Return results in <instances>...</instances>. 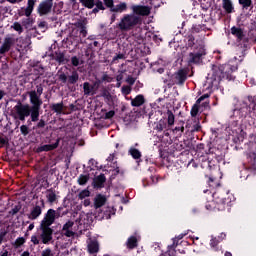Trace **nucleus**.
<instances>
[{"label":"nucleus","mask_w":256,"mask_h":256,"mask_svg":"<svg viewBox=\"0 0 256 256\" xmlns=\"http://www.w3.org/2000/svg\"><path fill=\"white\" fill-rule=\"evenodd\" d=\"M28 95L30 104H23L19 101L17 105L14 106V118L24 122L27 117H30L27 123H37L41 115V105H43V100H41L43 86L41 84L37 85L36 91L32 90L28 92Z\"/></svg>","instance_id":"obj_1"},{"label":"nucleus","mask_w":256,"mask_h":256,"mask_svg":"<svg viewBox=\"0 0 256 256\" xmlns=\"http://www.w3.org/2000/svg\"><path fill=\"white\" fill-rule=\"evenodd\" d=\"M239 69L237 65L233 64H222L219 67L214 66L212 69V77L211 83L216 81L220 83V81H235L234 73Z\"/></svg>","instance_id":"obj_2"},{"label":"nucleus","mask_w":256,"mask_h":256,"mask_svg":"<svg viewBox=\"0 0 256 256\" xmlns=\"http://www.w3.org/2000/svg\"><path fill=\"white\" fill-rule=\"evenodd\" d=\"M143 19L135 14H124L117 24V28L122 31V33H127L128 31H133L137 25H141Z\"/></svg>","instance_id":"obj_3"},{"label":"nucleus","mask_w":256,"mask_h":256,"mask_svg":"<svg viewBox=\"0 0 256 256\" xmlns=\"http://www.w3.org/2000/svg\"><path fill=\"white\" fill-rule=\"evenodd\" d=\"M167 118L160 119L157 123L154 129L157 131V133H163V131H171V127L175 125V114H173V111L167 110Z\"/></svg>","instance_id":"obj_4"},{"label":"nucleus","mask_w":256,"mask_h":256,"mask_svg":"<svg viewBox=\"0 0 256 256\" xmlns=\"http://www.w3.org/2000/svg\"><path fill=\"white\" fill-rule=\"evenodd\" d=\"M207 55L205 50V45L196 44L194 50L189 53L188 63L189 65H199V63H203V57Z\"/></svg>","instance_id":"obj_5"},{"label":"nucleus","mask_w":256,"mask_h":256,"mask_svg":"<svg viewBox=\"0 0 256 256\" xmlns=\"http://www.w3.org/2000/svg\"><path fill=\"white\" fill-rule=\"evenodd\" d=\"M43 209H45V200L40 199V201H37L35 205L31 208V211L28 214V219H30V221H35V219H39V217H41V213H43Z\"/></svg>","instance_id":"obj_6"},{"label":"nucleus","mask_w":256,"mask_h":256,"mask_svg":"<svg viewBox=\"0 0 256 256\" xmlns=\"http://www.w3.org/2000/svg\"><path fill=\"white\" fill-rule=\"evenodd\" d=\"M40 230V239L43 245H49V243L53 241V228L40 224Z\"/></svg>","instance_id":"obj_7"},{"label":"nucleus","mask_w":256,"mask_h":256,"mask_svg":"<svg viewBox=\"0 0 256 256\" xmlns=\"http://www.w3.org/2000/svg\"><path fill=\"white\" fill-rule=\"evenodd\" d=\"M37 0H27L26 7H21L17 10L18 17H31L35 11Z\"/></svg>","instance_id":"obj_8"},{"label":"nucleus","mask_w":256,"mask_h":256,"mask_svg":"<svg viewBox=\"0 0 256 256\" xmlns=\"http://www.w3.org/2000/svg\"><path fill=\"white\" fill-rule=\"evenodd\" d=\"M225 195H227V193L223 189H218L212 195L213 199L216 200V203L222 205L221 210L225 209V205L229 207V204L231 203V199L225 197Z\"/></svg>","instance_id":"obj_9"},{"label":"nucleus","mask_w":256,"mask_h":256,"mask_svg":"<svg viewBox=\"0 0 256 256\" xmlns=\"http://www.w3.org/2000/svg\"><path fill=\"white\" fill-rule=\"evenodd\" d=\"M36 11L40 17H45V15H49V13L53 11V0L41 1Z\"/></svg>","instance_id":"obj_10"},{"label":"nucleus","mask_w":256,"mask_h":256,"mask_svg":"<svg viewBox=\"0 0 256 256\" xmlns=\"http://www.w3.org/2000/svg\"><path fill=\"white\" fill-rule=\"evenodd\" d=\"M100 85H101L100 81H94L93 84L89 82H84L83 83L84 95H86L87 97L91 95H95Z\"/></svg>","instance_id":"obj_11"},{"label":"nucleus","mask_w":256,"mask_h":256,"mask_svg":"<svg viewBox=\"0 0 256 256\" xmlns=\"http://www.w3.org/2000/svg\"><path fill=\"white\" fill-rule=\"evenodd\" d=\"M57 219V213L55 212V209H48L47 213L44 215V218L42 219L40 225H44L47 227H51L53 223H55V220Z\"/></svg>","instance_id":"obj_12"},{"label":"nucleus","mask_w":256,"mask_h":256,"mask_svg":"<svg viewBox=\"0 0 256 256\" xmlns=\"http://www.w3.org/2000/svg\"><path fill=\"white\" fill-rule=\"evenodd\" d=\"M187 75H189V72L186 69H179L175 72L174 81L176 85L183 87V85H185V81H187Z\"/></svg>","instance_id":"obj_13"},{"label":"nucleus","mask_w":256,"mask_h":256,"mask_svg":"<svg viewBox=\"0 0 256 256\" xmlns=\"http://www.w3.org/2000/svg\"><path fill=\"white\" fill-rule=\"evenodd\" d=\"M15 45V38L6 37L4 39L3 44L0 47V54L5 55V53H9L11 51V47Z\"/></svg>","instance_id":"obj_14"},{"label":"nucleus","mask_w":256,"mask_h":256,"mask_svg":"<svg viewBox=\"0 0 256 256\" xmlns=\"http://www.w3.org/2000/svg\"><path fill=\"white\" fill-rule=\"evenodd\" d=\"M106 182H107V177H105V174L102 173L94 177L92 181V187L93 189H103V187H105Z\"/></svg>","instance_id":"obj_15"},{"label":"nucleus","mask_w":256,"mask_h":256,"mask_svg":"<svg viewBox=\"0 0 256 256\" xmlns=\"http://www.w3.org/2000/svg\"><path fill=\"white\" fill-rule=\"evenodd\" d=\"M132 11V15H141L142 17H147V15L151 14V8L149 6H133Z\"/></svg>","instance_id":"obj_16"},{"label":"nucleus","mask_w":256,"mask_h":256,"mask_svg":"<svg viewBox=\"0 0 256 256\" xmlns=\"http://www.w3.org/2000/svg\"><path fill=\"white\" fill-rule=\"evenodd\" d=\"M52 57L58 65H67L69 63V59L65 57V52H61V50L55 51Z\"/></svg>","instance_id":"obj_17"},{"label":"nucleus","mask_w":256,"mask_h":256,"mask_svg":"<svg viewBox=\"0 0 256 256\" xmlns=\"http://www.w3.org/2000/svg\"><path fill=\"white\" fill-rule=\"evenodd\" d=\"M59 143H60V139L58 138L56 140V142L53 144H45V145L39 146L36 149V153H43L44 151L45 152L55 151V149H57V147H59Z\"/></svg>","instance_id":"obj_18"},{"label":"nucleus","mask_w":256,"mask_h":256,"mask_svg":"<svg viewBox=\"0 0 256 256\" xmlns=\"http://www.w3.org/2000/svg\"><path fill=\"white\" fill-rule=\"evenodd\" d=\"M230 33L236 38L237 43H241V40L245 37V32L241 27L233 26L230 29Z\"/></svg>","instance_id":"obj_19"},{"label":"nucleus","mask_w":256,"mask_h":256,"mask_svg":"<svg viewBox=\"0 0 256 256\" xmlns=\"http://www.w3.org/2000/svg\"><path fill=\"white\" fill-rule=\"evenodd\" d=\"M248 101L250 105L246 107L247 114L256 117V96H249Z\"/></svg>","instance_id":"obj_20"},{"label":"nucleus","mask_w":256,"mask_h":256,"mask_svg":"<svg viewBox=\"0 0 256 256\" xmlns=\"http://www.w3.org/2000/svg\"><path fill=\"white\" fill-rule=\"evenodd\" d=\"M35 24V19L31 16H26L22 18L21 25L26 29V31H29V29H33V25Z\"/></svg>","instance_id":"obj_21"},{"label":"nucleus","mask_w":256,"mask_h":256,"mask_svg":"<svg viewBox=\"0 0 256 256\" xmlns=\"http://www.w3.org/2000/svg\"><path fill=\"white\" fill-rule=\"evenodd\" d=\"M75 225V222L68 221L63 225L62 231H64L65 237H73L75 235V232L71 230V228Z\"/></svg>","instance_id":"obj_22"},{"label":"nucleus","mask_w":256,"mask_h":256,"mask_svg":"<svg viewBox=\"0 0 256 256\" xmlns=\"http://www.w3.org/2000/svg\"><path fill=\"white\" fill-rule=\"evenodd\" d=\"M49 109L53 111V113H56L57 115H61V113H63V110L65 109V104H63V102L52 103L50 104Z\"/></svg>","instance_id":"obj_23"},{"label":"nucleus","mask_w":256,"mask_h":256,"mask_svg":"<svg viewBox=\"0 0 256 256\" xmlns=\"http://www.w3.org/2000/svg\"><path fill=\"white\" fill-rule=\"evenodd\" d=\"M105 203H107V198L104 195L98 194L95 197V200H94L95 209H101V207H103Z\"/></svg>","instance_id":"obj_24"},{"label":"nucleus","mask_w":256,"mask_h":256,"mask_svg":"<svg viewBox=\"0 0 256 256\" xmlns=\"http://www.w3.org/2000/svg\"><path fill=\"white\" fill-rule=\"evenodd\" d=\"M144 104H145V96H143V94H139L131 100L132 107H141V105H144Z\"/></svg>","instance_id":"obj_25"},{"label":"nucleus","mask_w":256,"mask_h":256,"mask_svg":"<svg viewBox=\"0 0 256 256\" xmlns=\"http://www.w3.org/2000/svg\"><path fill=\"white\" fill-rule=\"evenodd\" d=\"M88 252L90 255H95V253H99V242L97 241H91L88 244Z\"/></svg>","instance_id":"obj_26"},{"label":"nucleus","mask_w":256,"mask_h":256,"mask_svg":"<svg viewBox=\"0 0 256 256\" xmlns=\"http://www.w3.org/2000/svg\"><path fill=\"white\" fill-rule=\"evenodd\" d=\"M46 198L48 203H55V201H57V194L55 193V190H53V188L46 190Z\"/></svg>","instance_id":"obj_27"},{"label":"nucleus","mask_w":256,"mask_h":256,"mask_svg":"<svg viewBox=\"0 0 256 256\" xmlns=\"http://www.w3.org/2000/svg\"><path fill=\"white\" fill-rule=\"evenodd\" d=\"M127 10V3L120 2L118 5L113 6L111 9V13H124Z\"/></svg>","instance_id":"obj_28"},{"label":"nucleus","mask_w":256,"mask_h":256,"mask_svg":"<svg viewBox=\"0 0 256 256\" xmlns=\"http://www.w3.org/2000/svg\"><path fill=\"white\" fill-rule=\"evenodd\" d=\"M223 3V9L226 11V13H233L234 7L233 2L231 0H222Z\"/></svg>","instance_id":"obj_29"},{"label":"nucleus","mask_w":256,"mask_h":256,"mask_svg":"<svg viewBox=\"0 0 256 256\" xmlns=\"http://www.w3.org/2000/svg\"><path fill=\"white\" fill-rule=\"evenodd\" d=\"M127 248L128 249H135V247H137V237L135 236H131L128 238L127 242H126Z\"/></svg>","instance_id":"obj_30"},{"label":"nucleus","mask_w":256,"mask_h":256,"mask_svg":"<svg viewBox=\"0 0 256 256\" xmlns=\"http://www.w3.org/2000/svg\"><path fill=\"white\" fill-rule=\"evenodd\" d=\"M79 81V73L73 71L71 76H68V85H75Z\"/></svg>","instance_id":"obj_31"},{"label":"nucleus","mask_w":256,"mask_h":256,"mask_svg":"<svg viewBox=\"0 0 256 256\" xmlns=\"http://www.w3.org/2000/svg\"><path fill=\"white\" fill-rule=\"evenodd\" d=\"M129 155H131V157H133L134 159H141L142 154L141 151H139L138 149L131 147L128 151Z\"/></svg>","instance_id":"obj_32"},{"label":"nucleus","mask_w":256,"mask_h":256,"mask_svg":"<svg viewBox=\"0 0 256 256\" xmlns=\"http://www.w3.org/2000/svg\"><path fill=\"white\" fill-rule=\"evenodd\" d=\"M185 235H187V233H182V234L176 236L175 238H173V244L168 246V248L175 249V247H177V245H179V241H181V239H183V237H185Z\"/></svg>","instance_id":"obj_33"},{"label":"nucleus","mask_w":256,"mask_h":256,"mask_svg":"<svg viewBox=\"0 0 256 256\" xmlns=\"http://www.w3.org/2000/svg\"><path fill=\"white\" fill-rule=\"evenodd\" d=\"M82 7L86 9H93L95 7V0H79Z\"/></svg>","instance_id":"obj_34"},{"label":"nucleus","mask_w":256,"mask_h":256,"mask_svg":"<svg viewBox=\"0 0 256 256\" xmlns=\"http://www.w3.org/2000/svg\"><path fill=\"white\" fill-rule=\"evenodd\" d=\"M78 185H87L89 182V174H80L78 177Z\"/></svg>","instance_id":"obj_35"},{"label":"nucleus","mask_w":256,"mask_h":256,"mask_svg":"<svg viewBox=\"0 0 256 256\" xmlns=\"http://www.w3.org/2000/svg\"><path fill=\"white\" fill-rule=\"evenodd\" d=\"M219 243H221V240L217 237H212L210 240V247L214 249V251H219Z\"/></svg>","instance_id":"obj_36"},{"label":"nucleus","mask_w":256,"mask_h":256,"mask_svg":"<svg viewBox=\"0 0 256 256\" xmlns=\"http://www.w3.org/2000/svg\"><path fill=\"white\" fill-rule=\"evenodd\" d=\"M9 233V230L2 228L0 229V246L3 245V243H7V234Z\"/></svg>","instance_id":"obj_37"},{"label":"nucleus","mask_w":256,"mask_h":256,"mask_svg":"<svg viewBox=\"0 0 256 256\" xmlns=\"http://www.w3.org/2000/svg\"><path fill=\"white\" fill-rule=\"evenodd\" d=\"M200 109H201V104H197V102H195V104L192 106L190 111L191 117H197V115H199Z\"/></svg>","instance_id":"obj_38"},{"label":"nucleus","mask_w":256,"mask_h":256,"mask_svg":"<svg viewBox=\"0 0 256 256\" xmlns=\"http://www.w3.org/2000/svg\"><path fill=\"white\" fill-rule=\"evenodd\" d=\"M11 29H13L14 31H17L18 35H21V33H23L24 31L23 24L19 22H14L13 25L11 26Z\"/></svg>","instance_id":"obj_39"},{"label":"nucleus","mask_w":256,"mask_h":256,"mask_svg":"<svg viewBox=\"0 0 256 256\" xmlns=\"http://www.w3.org/2000/svg\"><path fill=\"white\" fill-rule=\"evenodd\" d=\"M110 167H112V169H114L113 170V175L114 176H117V175H119V174H121V175H123L125 172L123 171V170H121L120 168H119V166L117 165V161H114L113 162V165H110Z\"/></svg>","instance_id":"obj_40"},{"label":"nucleus","mask_w":256,"mask_h":256,"mask_svg":"<svg viewBox=\"0 0 256 256\" xmlns=\"http://www.w3.org/2000/svg\"><path fill=\"white\" fill-rule=\"evenodd\" d=\"M238 44L243 48V49H248L249 48V37L242 36V39L240 42H238Z\"/></svg>","instance_id":"obj_41"},{"label":"nucleus","mask_w":256,"mask_h":256,"mask_svg":"<svg viewBox=\"0 0 256 256\" xmlns=\"http://www.w3.org/2000/svg\"><path fill=\"white\" fill-rule=\"evenodd\" d=\"M26 37L28 39H31V37H37L39 35V32L37 31V28H30L29 30L26 31Z\"/></svg>","instance_id":"obj_42"},{"label":"nucleus","mask_w":256,"mask_h":256,"mask_svg":"<svg viewBox=\"0 0 256 256\" xmlns=\"http://www.w3.org/2000/svg\"><path fill=\"white\" fill-rule=\"evenodd\" d=\"M239 4L243 7V9H249V7H253L252 0H238Z\"/></svg>","instance_id":"obj_43"},{"label":"nucleus","mask_w":256,"mask_h":256,"mask_svg":"<svg viewBox=\"0 0 256 256\" xmlns=\"http://www.w3.org/2000/svg\"><path fill=\"white\" fill-rule=\"evenodd\" d=\"M26 239L24 237H18L16 240H15V243H14V247L16 249H19V247H22V245H25L26 243Z\"/></svg>","instance_id":"obj_44"},{"label":"nucleus","mask_w":256,"mask_h":256,"mask_svg":"<svg viewBox=\"0 0 256 256\" xmlns=\"http://www.w3.org/2000/svg\"><path fill=\"white\" fill-rule=\"evenodd\" d=\"M20 133L21 135H23V137H27V135L31 133V129H29V126L23 124L22 126H20Z\"/></svg>","instance_id":"obj_45"},{"label":"nucleus","mask_w":256,"mask_h":256,"mask_svg":"<svg viewBox=\"0 0 256 256\" xmlns=\"http://www.w3.org/2000/svg\"><path fill=\"white\" fill-rule=\"evenodd\" d=\"M207 183L212 189H215V187H218L219 185V183H217V179L214 177H208Z\"/></svg>","instance_id":"obj_46"},{"label":"nucleus","mask_w":256,"mask_h":256,"mask_svg":"<svg viewBox=\"0 0 256 256\" xmlns=\"http://www.w3.org/2000/svg\"><path fill=\"white\" fill-rule=\"evenodd\" d=\"M94 7H96L99 11H105V4L101 0H94Z\"/></svg>","instance_id":"obj_47"},{"label":"nucleus","mask_w":256,"mask_h":256,"mask_svg":"<svg viewBox=\"0 0 256 256\" xmlns=\"http://www.w3.org/2000/svg\"><path fill=\"white\" fill-rule=\"evenodd\" d=\"M75 27H77V29H80V31L82 29H85L87 27V22H85V20H79L77 22H75Z\"/></svg>","instance_id":"obj_48"},{"label":"nucleus","mask_w":256,"mask_h":256,"mask_svg":"<svg viewBox=\"0 0 256 256\" xmlns=\"http://www.w3.org/2000/svg\"><path fill=\"white\" fill-rule=\"evenodd\" d=\"M89 195H91V192H89V190H87V189L82 190V191L78 194V199L83 200V199L89 197Z\"/></svg>","instance_id":"obj_49"},{"label":"nucleus","mask_w":256,"mask_h":256,"mask_svg":"<svg viewBox=\"0 0 256 256\" xmlns=\"http://www.w3.org/2000/svg\"><path fill=\"white\" fill-rule=\"evenodd\" d=\"M191 133H199V131H201V123L197 122L195 123L192 128H191Z\"/></svg>","instance_id":"obj_50"},{"label":"nucleus","mask_w":256,"mask_h":256,"mask_svg":"<svg viewBox=\"0 0 256 256\" xmlns=\"http://www.w3.org/2000/svg\"><path fill=\"white\" fill-rule=\"evenodd\" d=\"M80 63H81V60L79 59V57L77 56L71 57V64L73 65V67H79Z\"/></svg>","instance_id":"obj_51"},{"label":"nucleus","mask_w":256,"mask_h":256,"mask_svg":"<svg viewBox=\"0 0 256 256\" xmlns=\"http://www.w3.org/2000/svg\"><path fill=\"white\" fill-rule=\"evenodd\" d=\"M188 47H197V45H195V36L193 35H188V43H187Z\"/></svg>","instance_id":"obj_52"},{"label":"nucleus","mask_w":256,"mask_h":256,"mask_svg":"<svg viewBox=\"0 0 256 256\" xmlns=\"http://www.w3.org/2000/svg\"><path fill=\"white\" fill-rule=\"evenodd\" d=\"M104 5L105 7H107V9H113V7L115 6V2L113 0H104Z\"/></svg>","instance_id":"obj_53"},{"label":"nucleus","mask_w":256,"mask_h":256,"mask_svg":"<svg viewBox=\"0 0 256 256\" xmlns=\"http://www.w3.org/2000/svg\"><path fill=\"white\" fill-rule=\"evenodd\" d=\"M21 211V205H16L9 212V215H17Z\"/></svg>","instance_id":"obj_54"},{"label":"nucleus","mask_w":256,"mask_h":256,"mask_svg":"<svg viewBox=\"0 0 256 256\" xmlns=\"http://www.w3.org/2000/svg\"><path fill=\"white\" fill-rule=\"evenodd\" d=\"M0 145H2V147L9 145V138H7V136H0Z\"/></svg>","instance_id":"obj_55"},{"label":"nucleus","mask_w":256,"mask_h":256,"mask_svg":"<svg viewBox=\"0 0 256 256\" xmlns=\"http://www.w3.org/2000/svg\"><path fill=\"white\" fill-rule=\"evenodd\" d=\"M121 91H122V95H131V87L130 86H123Z\"/></svg>","instance_id":"obj_56"},{"label":"nucleus","mask_w":256,"mask_h":256,"mask_svg":"<svg viewBox=\"0 0 256 256\" xmlns=\"http://www.w3.org/2000/svg\"><path fill=\"white\" fill-rule=\"evenodd\" d=\"M62 210H63V207H59L57 210H55L56 219H59V217H63V215H67V212L61 213Z\"/></svg>","instance_id":"obj_57"},{"label":"nucleus","mask_w":256,"mask_h":256,"mask_svg":"<svg viewBox=\"0 0 256 256\" xmlns=\"http://www.w3.org/2000/svg\"><path fill=\"white\" fill-rule=\"evenodd\" d=\"M31 243H33V245H39V243H41V240H39V236L32 235L31 236Z\"/></svg>","instance_id":"obj_58"},{"label":"nucleus","mask_w":256,"mask_h":256,"mask_svg":"<svg viewBox=\"0 0 256 256\" xmlns=\"http://www.w3.org/2000/svg\"><path fill=\"white\" fill-rule=\"evenodd\" d=\"M45 125H47V123L45 122V120L41 119L36 124V129H45Z\"/></svg>","instance_id":"obj_59"},{"label":"nucleus","mask_w":256,"mask_h":256,"mask_svg":"<svg viewBox=\"0 0 256 256\" xmlns=\"http://www.w3.org/2000/svg\"><path fill=\"white\" fill-rule=\"evenodd\" d=\"M41 256H53V251L51 248H46L42 251Z\"/></svg>","instance_id":"obj_60"},{"label":"nucleus","mask_w":256,"mask_h":256,"mask_svg":"<svg viewBox=\"0 0 256 256\" xmlns=\"http://www.w3.org/2000/svg\"><path fill=\"white\" fill-rule=\"evenodd\" d=\"M115 117V110H110L105 113V119H113Z\"/></svg>","instance_id":"obj_61"},{"label":"nucleus","mask_w":256,"mask_h":256,"mask_svg":"<svg viewBox=\"0 0 256 256\" xmlns=\"http://www.w3.org/2000/svg\"><path fill=\"white\" fill-rule=\"evenodd\" d=\"M209 97H211V95H209V94L206 93V94L200 96V97L196 100V102H197V104H201L202 101H205V99H209Z\"/></svg>","instance_id":"obj_62"},{"label":"nucleus","mask_w":256,"mask_h":256,"mask_svg":"<svg viewBox=\"0 0 256 256\" xmlns=\"http://www.w3.org/2000/svg\"><path fill=\"white\" fill-rule=\"evenodd\" d=\"M59 79H60V81H62V83H68L69 77H67V74L62 73L59 75Z\"/></svg>","instance_id":"obj_63"},{"label":"nucleus","mask_w":256,"mask_h":256,"mask_svg":"<svg viewBox=\"0 0 256 256\" xmlns=\"http://www.w3.org/2000/svg\"><path fill=\"white\" fill-rule=\"evenodd\" d=\"M250 31H256V20L250 21Z\"/></svg>","instance_id":"obj_64"}]
</instances>
